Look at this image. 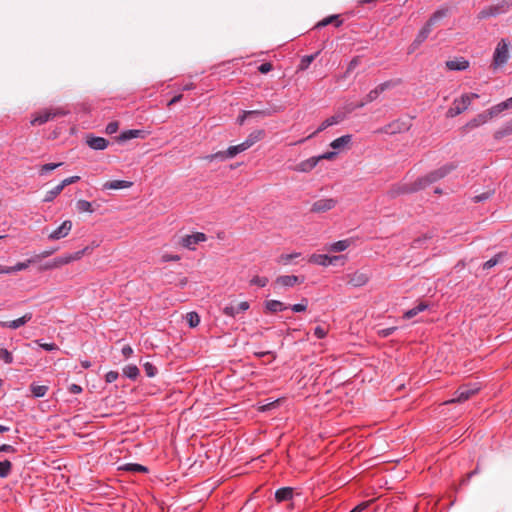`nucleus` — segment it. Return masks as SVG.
<instances>
[{
  "mask_svg": "<svg viewBox=\"0 0 512 512\" xmlns=\"http://www.w3.org/2000/svg\"><path fill=\"white\" fill-rule=\"evenodd\" d=\"M80 177L79 176H71V177H68V178H65L61 183V187L62 189H64L66 186L70 185V184H73L77 181H79Z\"/></svg>",
  "mask_w": 512,
  "mask_h": 512,
  "instance_id": "51",
  "label": "nucleus"
},
{
  "mask_svg": "<svg viewBox=\"0 0 512 512\" xmlns=\"http://www.w3.org/2000/svg\"><path fill=\"white\" fill-rule=\"evenodd\" d=\"M250 283L252 285H257L259 287H265L268 284V278L267 277H259L255 276Z\"/></svg>",
  "mask_w": 512,
  "mask_h": 512,
  "instance_id": "47",
  "label": "nucleus"
},
{
  "mask_svg": "<svg viewBox=\"0 0 512 512\" xmlns=\"http://www.w3.org/2000/svg\"><path fill=\"white\" fill-rule=\"evenodd\" d=\"M41 348L47 350V351H53L57 350L58 346L54 343H41L39 340L35 341Z\"/></svg>",
  "mask_w": 512,
  "mask_h": 512,
  "instance_id": "53",
  "label": "nucleus"
},
{
  "mask_svg": "<svg viewBox=\"0 0 512 512\" xmlns=\"http://www.w3.org/2000/svg\"><path fill=\"white\" fill-rule=\"evenodd\" d=\"M512 7V0H500L495 4L484 7L477 15V18L487 19L507 13Z\"/></svg>",
  "mask_w": 512,
  "mask_h": 512,
  "instance_id": "3",
  "label": "nucleus"
},
{
  "mask_svg": "<svg viewBox=\"0 0 512 512\" xmlns=\"http://www.w3.org/2000/svg\"><path fill=\"white\" fill-rule=\"evenodd\" d=\"M31 319H32V313H25L22 317H20L18 319L11 320V321H2V322H0V325L3 328L17 329V328L25 325Z\"/></svg>",
  "mask_w": 512,
  "mask_h": 512,
  "instance_id": "19",
  "label": "nucleus"
},
{
  "mask_svg": "<svg viewBox=\"0 0 512 512\" xmlns=\"http://www.w3.org/2000/svg\"><path fill=\"white\" fill-rule=\"evenodd\" d=\"M330 123L328 122V119L324 120L321 125L319 126V128L314 132L312 133L311 135L308 136V138H311L312 136H314L316 133L318 132H321L323 131L324 129H326L327 127H330Z\"/></svg>",
  "mask_w": 512,
  "mask_h": 512,
  "instance_id": "60",
  "label": "nucleus"
},
{
  "mask_svg": "<svg viewBox=\"0 0 512 512\" xmlns=\"http://www.w3.org/2000/svg\"><path fill=\"white\" fill-rule=\"evenodd\" d=\"M330 123L328 122V119L324 120L321 125L319 126V128L314 132L312 133L311 135L308 136V138H311L312 136H314L316 133L318 132H321L323 131L324 129H326L327 127H330Z\"/></svg>",
  "mask_w": 512,
  "mask_h": 512,
  "instance_id": "61",
  "label": "nucleus"
},
{
  "mask_svg": "<svg viewBox=\"0 0 512 512\" xmlns=\"http://www.w3.org/2000/svg\"><path fill=\"white\" fill-rule=\"evenodd\" d=\"M146 132L144 130L139 129H132L122 132L118 137L117 140L119 142H125L134 138H145Z\"/></svg>",
  "mask_w": 512,
  "mask_h": 512,
  "instance_id": "22",
  "label": "nucleus"
},
{
  "mask_svg": "<svg viewBox=\"0 0 512 512\" xmlns=\"http://www.w3.org/2000/svg\"><path fill=\"white\" fill-rule=\"evenodd\" d=\"M500 259H501V254L495 255L493 258L489 259L488 261H486L483 264V269L489 270V269L493 268L500 262Z\"/></svg>",
  "mask_w": 512,
  "mask_h": 512,
  "instance_id": "43",
  "label": "nucleus"
},
{
  "mask_svg": "<svg viewBox=\"0 0 512 512\" xmlns=\"http://www.w3.org/2000/svg\"><path fill=\"white\" fill-rule=\"evenodd\" d=\"M187 322L190 327L194 328L200 323V317L196 312H189L186 315Z\"/></svg>",
  "mask_w": 512,
  "mask_h": 512,
  "instance_id": "42",
  "label": "nucleus"
},
{
  "mask_svg": "<svg viewBox=\"0 0 512 512\" xmlns=\"http://www.w3.org/2000/svg\"><path fill=\"white\" fill-rule=\"evenodd\" d=\"M123 373L130 379H136L139 376V369L135 365H127L123 368Z\"/></svg>",
  "mask_w": 512,
  "mask_h": 512,
  "instance_id": "35",
  "label": "nucleus"
},
{
  "mask_svg": "<svg viewBox=\"0 0 512 512\" xmlns=\"http://www.w3.org/2000/svg\"><path fill=\"white\" fill-rule=\"evenodd\" d=\"M143 368L148 377H154L157 374V368L150 362L144 363Z\"/></svg>",
  "mask_w": 512,
  "mask_h": 512,
  "instance_id": "44",
  "label": "nucleus"
},
{
  "mask_svg": "<svg viewBox=\"0 0 512 512\" xmlns=\"http://www.w3.org/2000/svg\"><path fill=\"white\" fill-rule=\"evenodd\" d=\"M206 239H207V237L204 233L197 232L192 235H186L185 237H183L181 240V244L185 248L194 250L196 244H198L200 242H204V241H206Z\"/></svg>",
  "mask_w": 512,
  "mask_h": 512,
  "instance_id": "16",
  "label": "nucleus"
},
{
  "mask_svg": "<svg viewBox=\"0 0 512 512\" xmlns=\"http://www.w3.org/2000/svg\"><path fill=\"white\" fill-rule=\"evenodd\" d=\"M67 113L68 112L63 108H46L37 112L31 119L30 123L33 126L42 125L56 117L64 116Z\"/></svg>",
  "mask_w": 512,
  "mask_h": 512,
  "instance_id": "5",
  "label": "nucleus"
},
{
  "mask_svg": "<svg viewBox=\"0 0 512 512\" xmlns=\"http://www.w3.org/2000/svg\"><path fill=\"white\" fill-rule=\"evenodd\" d=\"M470 104V98H460L454 102V106L448 110V116L454 117L460 114Z\"/></svg>",
  "mask_w": 512,
  "mask_h": 512,
  "instance_id": "23",
  "label": "nucleus"
},
{
  "mask_svg": "<svg viewBox=\"0 0 512 512\" xmlns=\"http://www.w3.org/2000/svg\"><path fill=\"white\" fill-rule=\"evenodd\" d=\"M479 390L480 387L477 384L463 385L459 387L458 390L454 393L455 396L452 399L446 401L445 404L464 402L476 394Z\"/></svg>",
  "mask_w": 512,
  "mask_h": 512,
  "instance_id": "7",
  "label": "nucleus"
},
{
  "mask_svg": "<svg viewBox=\"0 0 512 512\" xmlns=\"http://www.w3.org/2000/svg\"><path fill=\"white\" fill-rule=\"evenodd\" d=\"M293 495H294L293 488L283 487V488L278 489L275 492V499L277 502L280 503V502L292 500Z\"/></svg>",
  "mask_w": 512,
  "mask_h": 512,
  "instance_id": "25",
  "label": "nucleus"
},
{
  "mask_svg": "<svg viewBox=\"0 0 512 512\" xmlns=\"http://www.w3.org/2000/svg\"><path fill=\"white\" fill-rule=\"evenodd\" d=\"M281 109H282V105L273 104V105H269V107H267V108L244 111L243 115L238 118V121L240 124H243L244 120L248 117H252V116L267 117V116L272 115L273 113L278 112Z\"/></svg>",
  "mask_w": 512,
  "mask_h": 512,
  "instance_id": "9",
  "label": "nucleus"
},
{
  "mask_svg": "<svg viewBox=\"0 0 512 512\" xmlns=\"http://www.w3.org/2000/svg\"><path fill=\"white\" fill-rule=\"evenodd\" d=\"M360 64V58L359 57H354L348 67H347V70H346V74H350L351 72L354 71V69Z\"/></svg>",
  "mask_w": 512,
  "mask_h": 512,
  "instance_id": "49",
  "label": "nucleus"
},
{
  "mask_svg": "<svg viewBox=\"0 0 512 512\" xmlns=\"http://www.w3.org/2000/svg\"><path fill=\"white\" fill-rule=\"evenodd\" d=\"M341 259H343V256H328V255H324V254H313L310 257L309 261L312 263H315L317 265L329 266V265L336 264Z\"/></svg>",
  "mask_w": 512,
  "mask_h": 512,
  "instance_id": "15",
  "label": "nucleus"
},
{
  "mask_svg": "<svg viewBox=\"0 0 512 512\" xmlns=\"http://www.w3.org/2000/svg\"><path fill=\"white\" fill-rule=\"evenodd\" d=\"M133 185L130 181L125 180H113L107 181L103 184V190H118V189H127Z\"/></svg>",
  "mask_w": 512,
  "mask_h": 512,
  "instance_id": "24",
  "label": "nucleus"
},
{
  "mask_svg": "<svg viewBox=\"0 0 512 512\" xmlns=\"http://www.w3.org/2000/svg\"><path fill=\"white\" fill-rule=\"evenodd\" d=\"M510 58V42L507 39H501L494 50L492 67L497 69L504 66Z\"/></svg>",
  "mask_w": 512,
  "mask_h": 512,
  "instance_id": "4",
  "label": "nucleus"
},
{
  "mask_svg": "<svg viewBox=\"0 0 512 512\" xmlns=\"http://www.w3.org/2000/svg\"><path fill=\"white\" fill-rule=\"evenodd\" d=\"M250 307L247 301H242L238 303H229L227 306L223 308V313L229 317H236L239 313L245 312Z\"/></svg>",
  "mask_w": 512,
  "mask_h": 512,
  "instance_id": "14",
  "label": "nucleus"
},
{
  "mask_svg": "<svg viewBox=\"0 0 512 512\" xmlns=\"http://www.w3.org/2000/svg\"><path fill=\"white\" fill-rule=\"evenodd\" d=\"M273 69V66L270 62H265V63H262L259 67H258V71L262 74H266L268 72H270L271 70Z\"/></svg>",
  "mask_w": 512,
  "mask_h": 512,
  "instance_id": "55",
  "label": "nucleus"
},
{
  "mask_svg": "<svg viewBox=\"0 0 512 512\" xmlns=\"http://www.w3.org/2000/svg\"><path fill=\"white\" fill-rule=\"evenodd\" d=\"M512 109V98H507L505 101L492 107L490 110L491 116H496L504 110Z\"/></svg>",
  "mask_w": 512,
  "mask_h": 512,
  "instance_id": "29",
  "label": "nucleus"
},
{
  "mask_svg": "<svg viewBox=\"0 0 512 512\" xmlns=\"http://www.w3.org/2000/svg\"><path fill=\"white\" fill-rule=\"evenodd\" d=\"M402 84L401 79H391L388 81H385L379 85H377L374 90L371 91L370 95L374 93L375 95H379L385 92H397L396 89Z\"/></svg>",
  "mask_w": 512,
  "mask_h": 512,
  "instance_id": "12",
  "label": "nucleus"
},
{
  "mask_svg": "<svg viewBox=\"0 0 512 512\" xmlns=\"http://www.w3.org/2000/svg\"><path fill=\"white\" fill-rule=\"evenodd\" d=\"M373 502V500L365 501L354 507L350 512H363L368 506Z\"/></svg>",
  "mask_w": 512,
  "mask_h": 512,
  "instance_id": "52",
  "label": "nucleus"
},
{
  "mask_svg": "<svg viewBox=\"0 0 512 512\" xmlns=\"http://www.w3.org/2000/svg\"><path fill=\"white\" fill-rule=\"evenodd\" d=\"M61 165H62V163H48V164H44L40 168V174L43 175V174H45L47 172L53 171L54 169L60 167Z\"/></svg>",
  "mask_w": 512,
  "mask_h": 512,
  "instance_id": "45",
  "label": "nucleus"
},
{
  "mask_svg": "<svg viewBox=\"0 0 512 512\" xmlns=\"http://www.w3.org/2000/svg\"><path fill=\"white\" fill-rule=\"evenodd\" d=\"M307 304H308V301L307 299H303L301 303H298V304H294L291 309L294 311V312H302V311H305L306 308H307Z\"/></svg>",
  "mask_w": 512,
  "mask_h": 512,
  "instance_id": "48",
  "label": "nucleus"
},
{
  "mask_svg": "<svg viewBox=\"0 0 512 512\" xmlns=\"http://www.w3.org/2000/svg\"><path fill=\"white\" fill-rule=\"evenodd\" d=\"M119 128V123L117 121H112L106 126V133L107 134H114L117 132Z\"/></svg>",
  "mask_w": 512,
  "mask_h": 512,
  "instance_id": "50",
  "label": "nucleus"
},
{
  "mask_svg": "<svg viewBox=\"0 0 512 512\" xmlns=\"http://www.w3.org/2000/svg\"><path fill=\"white\" fill-rule=\"evenodd\" d=\"M304 281V278L300 279L298 276L295 275H283L277 277L275 280V284L282 286V287H292L296 284H300Z\"/></svg>",
  "mask_w": 512,
  "mask_h": 512,
  "instance_id": "20",
  "label": "nucleus"
},
{
  "mask_svg": "<svg viewBox=\"0 0 512 512\" xmlns=\"http://www.w3.org/2000/svg\"><path fill=\"white\" fill-rule=\"evenodd\" d=\"M445 67L449 71H464L469 68V61L464 57H456L446 61Z\"/></svg>",
  "mask_w": 512,
  "mask_h": 512,
  "instance_id": "18",
  "label": "nucleus"
},
{
  "mask_svg": "<svg viewBox=\"0 0 512 512\" xmlns=\"http://www.w3.org/2000/svg\"><path fill=\"white\" fill-rule=\"evenodd\" d=\"M490 196H491V192H485V193L474 196L473 201L475 203L482 202V201L487 200Z\"/></svg>",
  "mask_w": 512,
  "mask_h": 512,
  "instance_id": "57",
  "label": "nucleus"
},
{
  "mask_svg": "<svg viewBox=\"0 0 512 512\" xmlns=\"http://www.w3.org/2000/svg\"><path fill=\"white\" fill-rule=\"evenodd\" d=\"M62 190L63 189H62L61 185L60 184L57 185L52 190L46 192L43 201L44 202H51V201H53L62 192Z\"/></svg>",
  "mask_w": 512,
  "mask_h": 512,
  "instance_id": "36",
  "label": "nucleus"
},
{
  "mask_svg": "<svg viewBox=\"0 0 512 512\" xmlns=\"http://www.w3.org/2000/svg\"><path fill=\"white\" fill-rule=\"evenodd\" d=\"M122 354L125 358H129L133 354V349L131 346L126 345L122 348Z\"/></svg>",
  "mask_w": 512,
  "mask_h": 512,
  "instance_id": "64",
  "label": "nucleus"
},
{
  "mask_svg": "<svg viewBox=\"0 0 512 512\" xmlns=\"http://www.w3.org/2000/svg\"><path fill=\"white\" fill-rule=\"evenodd\" d=\"M314 335L319 339L324 338L327 335V329L322 326H317L314 329Z\"/></svg>",
  "mask_w": 512,
  "mask_h": 512,
  "instance_id": "54",
  "label": "nucleus"
},
{
  "mask_svg": "<svg viewBox=\"0 0 512 512\" xmlns=\"http://www.w3.org/2000/svg\"><path fill=\"white\" fill-rule=\"evenodd\" d=\"M369 281V276L366 273L356 271L347 275V284L353 287H362Z\"/></svg>",
  "mask_w": 512,
  "mask_h": 512,
  "instance_id": "17",
  "label": "nucleus"
},
{
  "mask_svg": "<svg viewBox=\"0 0 512 512\" xmlns=\"http://www.w3.org/2000/svg\"><path fill=\"white\" fill-rule=\"evenodd\" d=\"M317 54L318 53L304 56L300 61L299 69H301V70L307 69L310 66V64L314 61Z\"/></svg>",
  "mask_w": 512,
  "mask_h": 512,
  "instance_id": "41",
  "label": "nucleus"
},
{
  "mask_svg": "<svg viewBox=\"0 0 512 512\" xmlns=\"http://www.w3.org/2000/svg\"><path fill=\"white\" fill-rule=\"evenodd\" d=\"M352 142V135H343L330 143V147L333 149H340L343 147H350Z\"/></svg>",
  "mask_w": 512,
  "mask_h": 512,
  "instance_id": "26",
  "label": "nucleus"
},
{
  "mask_svg": "<svg viewBox=\"0 0 512 512\" xmlns=\"http://www.w3.org/2000/svg\"><path fill=\"white\" fill-rule=\"evenodd\" d=\"M320 161V158L312 157L298 164L297 170L300 172L311 171Z\"/></svg>",
  "mask_w": 512,
  "mask_h": 512,
  "instance_id": "27",
  "label": "nucleus"
},
{
  "mask_svg": "<svg viewBox=\"0 0 512 512\" xmlns=\"http://www.w3.org/2000/svg\"><path fill=\"white\" fill-rule=\"evenodd\" d=\"M0 359L3 360L7 364H10L13 362L12 354L5 348L0 349Z\"/></svg>",
  "mask_w": 512,
  "mask_h": 512,
  "instance_id": "46",
  "label": "nucleus"
},
{
  "mask_svg": "<svg viewBox=\"0 0 512 512\" xmlns=\"http://www.w3.org/2000/svg\"><path fill=\"white\" fill-rule=\"evenodd\" d=\"M335 22V26H340L342 24V21L339 20L337 15L329 16L324 18L321 22L317 24L318 27H324L331 23Z\"/></svg>",
  "mask_w": 512,
  "mask_h": 512,
  "instance_id": "38",
  "label": "nucleus"
},
{
  "mask_svg": "<svg viewBox=\"0 0 512 512\" xmlns=\"http://www.w3.org/2000/svg\"><path fill=\"white\" fill-rule=\"evenodd\" d=\"M90 253V248L87 246L82 250H79L75 253L67 254L64 256L57 257L53 259L52 262L46 265V269H54L61 267L63 265L69 264L73 261L80 260L85 254Z\"/></svg>",
  "mask_w": 512,
  "mask_h": 512,
  "instance_id": "6",
  "label": "nucleus"
},
{
  "mask_svg": "<svg viewBox=\"0 0 512 512\" xmlns=\"http://www.w3.org/2000/svg\"><path fill=\"white\" fill-rule=\"evenodd\" d=\"M162 262H169V261H179L180 260V256L179 255H171V254H163L162 257Z\"/></svg>",
  "mask_w": 512,
  "mask_h": 512,
  "instance_id": "58",
  "label": "nucleus"
},
{
  "mask_svg": "<svg viewBox=\"0 0 512 512\" xmlns=\"http://www.w3.org/2000/svg\"><path fill=\"white\" fill-rule=\"evenodd\" d=\"M12 469V464L9 460H4L0 462V477L6 478L10 474Z\"/></svg>",
  "mask_w": 512,
  "mask_h": 512,
  "instance_id": "37",
  "label": "nucleus"
},
{
  "mask_svg": "<svg viewBox=\"0 0 512 512\" xmlns=\"http://www.w3.org/2000/svg\"><path fill=\"white\" fill-rule=\"evenodd\" d=\"M454 169H455V166L453 164H446V165L428 173L427 175L418 178L416 181H414L412 183L401 184V185L393 187L389 191V194L391 197H396L401 194L413 193V192H417L419 190L425 189L426 187L433 184L434 182H437L438 180L447 176Z\"/></svg>",
  "mask_w": 512,
  "mask_h": 512,
  "instance_id": "1",
  "label": "nucleus"
},
{
  "mask_svg": "<svg viewBox=\"0 0 512 512\" xmlns=\"http://www.w3.org/2000/svg\"><path fill=\"white\" fill-rule=\"evenodd\" d=\"M330 123L328 122V119L324 120L321 125L319 126V128L314 132L312 133L311 135L308 136V138H311L312 136H314L316 133L318 132H321L323 131L324 129H326L327 127H330Z\"/></svg>",
  "mask_w": 512,
  "mask_h": 512,
  "instance_id": "62",
  "label": "nucleus"
},
{
  "mask_svg": "<svg viewBox=\"0 0 512 512\" xmlns=\"http://www.w3.org/2000/svg\"><path fill=\"white\" fill-rule=\"evenodd\" d=\"M87 145L94 150H104L108 146V141L103 137L88 135L86 137Z\"/></svg>",
  "mask_w": 512,
  "mask_h": 512,
  "instance_id": "21",
  "label": "nucleus"
},
{
  "mask_svg": "<svg viewBox=\"0 0 512 512\" xmlns=\"http://www.w3.org/2000/svg\"><path fill=\"white\" fill-rule=\"evenodd\" d=\"M249 149L245 142L241 144L230 146L226 151H219L215 154H211L206 156L208 161H213L215 159L225 160L235 157L238 153H241L245 150Z\"/></svg>",
  "mask_w": 512,
  "mask_h": 512,
  "instance_id": "8",
  "label": "nucleus"
},
{
  "mask_svg": "<svg viewBox=\"0 0 512 512\" xmlns=\"http://www.w3.org/2000/svg\"><path fill=\"white\" fill-rule=\"evenodd\" d=\"M396 330V327H389L380 330L378 333L381 337H388L390 336L394 331Z\"/></svg>",
  "mask_w": 512,
  "mask_h": 512,
  "instance_id": "59",
  "label": "nucleus"
},
{
  "mask_svg": "<svg viewBox=\"0 0 512 512\" xmlns=\"http://www.w3.org/2000/svg\"><path fill=\"white\" fill-rule=\"evenodd\" d=\"M448 10L447 9H438L435 11L429 20L425 23V25L420 29L418 34L416 35L412 46L414 48H417L419 45H421L429 36V34L432 31V26L437 23L439 20L444 18L447 15Z\"/></svg>",
  "mask_w": 512,
  "mask_h": 512,
  "instance_id": "2",
  "label": "nucleus"
},
{
  "mask_svg": "<svg viewBox=\"0 0 512 512\" xmlns=\"http://www.w3.org/2000/svg\"><path fill=\"white\" fill-rule=\"evenodd\" d=\"M365 105L364 102L360 101V102H357V103H349L345 106L344 110L345 111H338L335 115L327 118L328 119V122L330 123V125H336L338 123H340L341 121H343L345 119V117L351 113L354 109L356 108H360V107H363Z\"/></svg>",
  "mask_w": 512,
  "mask_h": 512,
  "instance_id": "10",
  "label": "nucleus"
},
{
  "mask_svg": "<svg viewBox=\"0 0 512 512\" xmlns=\"http://www.w3.org/2000/svg\"><path fill=\"white\" fill-rule=\"evenodd\" d=\"M76 208L78 210V212L80 213H93L94 212V209L92 208V204L89 202V201H86V200H78L77 203H76Z\"/></svg>",
  "mask_w": 512,
  "mask_h": 512,
  "instance_id": "33",
  "label": "nucleus"
},
{
  "mask_svg": "<svg viewBox=\"0 0 512 512\" xmlns=\"http://www.w3.org/2000/svg\"><path fill=\"white\" fill-rule=\"evenodd\" d=\"M299 256L300 253L282 254L279 256L277 261L282 265H288L293 259L298 258Z\"/></svg>",
  "mask_w": 512,
  "mask_h": 512,
  "instance_id": "39",
  "label": "nucleus"
},
{
  "mask_svg": "<svg viewBox=\"0 0 512 512\" xmlns=\"http://www.w3.org/2000/svg\"><path fill=\"white\" fill-rule=\"evenodd\" d=\"M123 470L125 471H130V472H139V473H146L148 472V468L143 466V465H140V464H136V463H129V464H126L122 467Z\"/></svg>",
  "mask_w": 512,
  "mask_h": 512,
  "instance_id": "34",
  "label": "nucleus"
},
{
  "mask_svg": "<svg viewBox=\"0 0 512 512\" xmlns=\"http://www.w3.org/2000/svg\"><path fill=\"white\" fill-rule=\"evenodd\" d=\"M35 261H36V259H29L26 262H20V263H17L15 266L8 267L9 274L24 270L29 266L30 263H33Z\"/></svg>",
  "mask_w": 512,
  "mask_h": 512,
  "instance_id": "40",
  "label": "nucleus"
},
{
  "mask_svg": "<svg viewBox=\"0 0 512 512\" xmlns=\"http://www.w3.org/2000/svg\"><path fill=\"white\" fill-rule=\"evenodd\" d=\"M265 308L268 312L276 313L279 311L285 310L287 307L286 305L278 300H267L265 302Z\"/></svg>",
  "mask_w": 512,
  "mask_h": 512,
  "instance_id": "28",
  "label": "nucleus"
},
{
  "mask_svg": "<svg viewBox=\"0 0 512 512\" xmlns=\"http://www.w3.org/2000/svg\"><path fill=\"white\" fill-rule=\"evenodd\" d=\"M118 376H119L118 372H116V371H109V372L105 375V380H106V382H108V383H112V382H114V381H116V380H117Z\"/></svg>",
  "mask_w": 512,
  "mask_h": 512,
  "instance_id": "56",
  "label": "nucleus"
},
{
  "mask_svg": "<svg viewBox=\"0 0 512 512\" xmlns=\"http://www.w3.org/2000/svg\"><path fill=\"white\" fill-rule=\"evenodd\" d=\"M72 226H73L72 221H70V220L63 221L59 227H57L56 229H54L52 232H50L48 234V239L49 240H60L62 238H65L71 232Z\"/></svg>",
  "mask_w": 512,
  "mask_h": 512,
  "instance_id": "11",
  "label": "nucleus"
},
{
  "mask_svg": "<svg viewBox=\"0 0 512 512\" xmlns=\"http://www.w3.org/2000/svg\"><path fill=\"white\" fill-rule=\"evenodd\" d=\"M337 204V201L333 198L320 199L315 201L311 206V212L323 213L332 210Z\"/></svg>",
  "mask_w": 512,
  "mask_h": 512,
  "instance_id": "13",
  "label": "nucleus"
},
{
  "mask_svg": "<svg viewBox=\"0 0 512 512\" xmlns=\"http://www.w3.org/2000/svg\"><path fill=\"white\" fill-rule=\"evenodd\" d=\"M264 131L263 130H255L244 141L245 144L250 148L253 146L256 142L260 141L264 137Z\"/></svg>",
  "mask_w": 512,
  "mask_h": 512,
  "instance_id": "31",
  "label": "nucleus"
},
{
  "mask_svg": "<svg viewBox=\"0 0 512 512\" xmlns=\"http://www.w3.org/2000/svg\"><path fill=\"white\" fill-rule=\"evenodd\" d=\"M30 389L34 397L40 398L46 395L49 388L46 385H37L33 383L31 384Z\"/></svg>",
  "mask_w": 512,
  "mask_h": 512,
  "instance_id": "32",
  "label": "nucleus"
},
{
  "mask_svg": "<svg viewBox=\"0 0 512 512\" xmlns=\"http://www.w3.org/2000/svg\"><path fill=\"white\" fill-rule=\"evenodd\" d=\"M352 241L350 239L340 240L335 243H332L328 247V251L330 252H342L346 250L350 245Z\"/></svg>",
  "mask_w": 512,
  "mask_h": 512,
  "instance_id": "30",
  "label": "nucleus"
},
{
  "mask_svg": "<svg viewBox=\"0 0 512 512\" xmlns=\"http://www.w3.org/2000/svg\"><path fill=\"white\" fill-rule=\"evenodd\" d=\"M330 123L328 122V119L324 120L321 125L319 126V128L314 132L312 133L311 135L308 136V138H311L312 136H314L316 133L318 132H321L323 131L324 129H326L327 127H330Z\"/></svg>",
  "mask_w": 512,
  "mask_h": 512,
  "instance_id": "63",
  "label": "nucleus"
}]
</instances>
